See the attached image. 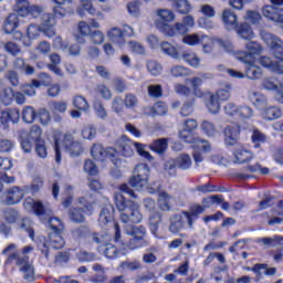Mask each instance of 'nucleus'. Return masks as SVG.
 Listing matches in <instances>:
<instances>
[{"label":"nucleus","mask_w":283,"mask_h":283,"mask_svg":"<svg viewBox=\"0 0 283 283\" xmlns=\"http://www.w3.org/2000/svg\"><path fill=\"white\" fill-rule=\"evenodd\" d=\"M124 105L127 109H134L138 107V96L127 93L124 98Z\"/></svg>","instance_id":"6e6d98bb"},{"label":"nucleus","mask_w":283,"mask_h":283,"mask_svg":"<svg viewBox=\"0 0 283 283\" xmlns=\"http://www.w3.org/2000/svg\"><path fill=\"white\" fill-rule=\"evenodd\" d=\"M253 159V154L244 148H239L234 151V163H249Z\"/></svg>","instance_id":"72a5a7b5"},{"label":"nucleus","mask_w":283,"mask_h":283,"mask_svg":"<svg viewBox=\"0 0 283 283\" xmlns=\"http://www.w3.org/2000/svg\"><path fill=\"white\" fill-rule=\"evenodd\" d=\"M245 66V76L250 81H258L262 76V69L253 63H244Z\"/></svg>","instance_id":"4be33fe9"},{"label":"nucleus","mask_w":283,"mask_h":283,"mask_svg":"<svg viewBox=\"0 0 283 283\" xmlns=\"http://www.w3.org/2000/svg\"><path fill=\"white\" fill-rule=\"evenodd\" d=\"M115 205L118 211L125 213L129 209V201L125 200V197L120 193H115L114 196Z\"/></svg>","instance_id":"49530a36"},{"label":"nucleus","mask_w":283,"mask_h":283,"mask_svg":"<svg viewBox=\"0 0 283 283\" xmlns=\"http://www.w3.org/2000/svg\"><path fill=\"white\" fill-rule=\"evenodd\" d=\"M280 235L264 237L256 239V244H261L262 247L270 249V247H277V244H280Z\"/></svg>","instance_id":"58836bf2"},{"label":"nucleus","mask_w":283,"mask_h":283,"mask_svg":"<svg viewBox=\"0 0 283 283\" xmlns=\"http://www.w3.org/2000/svg\"><path fill=\"white\" fill-rule=\"evenodd\" d=\"M261 39L271 48L276 61L283 59V41L268 31H261Z\"/></svg>","instance_id":"1a4fd4ad"},{"label":"nucleus","mask_w":283,"mask_h":283,"mask_svg":"<svg viewBox=\"0 0 283 283\" xmlns=\"http://www.w3.org/2000/svg\"><path fill=\"white\" fill-rule=\"evenodd\" d=\"M265 120H277L282 116V109L275 106H269L263 111Z\"/></svg>","instance_id":"a19ab883"},{"label":"nucleus","mask_w":283,"mask_h":283,"mask_svg":"<svg viewBox=\"0 0 283 283\" xmlns=\"http://www.w3.org/2000/svg\"><path fill=\"white\" fill-rule=\"evenodd\" d=\"M201 129L207 136H216V125L209 120H203L201 123Z\"/></svg>","instance_id":"774afa93"},{"label":"nucleus","mask_w":283,"mask_h":283,"mask_svg":"<svg viewBox=\"0 0 283 283\" xmlns=\"http://www.w3.org/2000/svg\"><path fill=\"white\" fill-rule=\"evenodd\" d=\"M13 97H14V91L12 90V87H6L1 96V101L3 105H11Z\"/></svg>","instance_id":"680f3d73"},{"label":"nucleus","mask_w":283,"mask_h":283,"mask_svg":"<svg viewBox=\"0 0 283 283\" xmlns=\"http://www.w3.org/2000/svg\"><path fill=\"white\" fill-rule=\"evenodd\" d=\"M155 25L158 30L159 23L161 25H170L169 23L176 21V13L170 9H157L155 11Z\"/></svg>","instance_id":"ddd939ff"},{"label":"nucleus","mask_w":283,"mask_h":283,"mask_svg":"<svg viewBox=\"0 0 283 283\" xmlns=\"http://www.w3.org/2000/svg\"><path fill=\"white\" fill-rule=\"evenodd\" d=\"M96 93L105 101H109L112 98V91L105 84L97 85Z\"/></svg>","instance_id":"338daca9"},{"label":"nucleus","mask_w":283,"mask_h":283,"mask_svg":"<svg viewBox=\"0 0 283 283\" xmlns=\"http://www.w3.org/2000/svg\"><path fill=\"white\" fill-rule=\"evenodd\" d=\"M224 139L226 145H235L238 143V138H240V126L238 125H229L224 128Z\"/></svg>","instance_id":"2eb2a0df"},{"label":"nucleus","mask_w":283,"mask_h":283,"mask_svg":"<svg viewBox=\"0 0 283 283\" xmlns=\"http://www.w3.org/2000/svg\"><path fill=\"white\" fill-rule=\"evenodd\" d=\"M172 2V8L178 14H189L191 12V2L189 0H168Z\"/></svg>","instance_id":"5701e85b"},{"label":"nucleus","mask_w":283,"mask_h":283,"mask_svg":"<svg viewBox=\"0 0 283 283\" xmlns=\"http://www.w3.org/2000/svg\"><path fill=\"white\" fill-rule=\"evenodd\" d=\"M4 77L13 87L19 86V73H17V71H7Z\"/></svg>","instance_id":"69168bd1"},{"label":"nucleus","mask_w":283,"mask_h":283,"mask_svg":"<svg viewBox=\"0 0 283 283\" xmlns=\"http://www.w3.org/2000/svg\"><path fill=\"white\" fill-rule=\"evenodd\" d=\"M196 25V19L193 15H185L181 19V22H177L174 25H165L158 24V30L165 36H186L187 32H189V28H193Z\"/></svg>","instance_id":"20e7f679"},{"label":"nucleus","mask_w":283,"mask_h":283,"mask_svg":"<svg viewBox=\"0 0 283 283\" xmlns=\"http://www.w3.org/2000/svg\"><path fill=\"white\" fill-rule=\"evenodd\" d=\"M114 206L112 205H106L101 213H99V224L101 227H105V224H109L112 220H114Z\"/></svg>","instance_id":"a211bd4d"},{"label":"nucleus","mask_w":283,"mask_h":283,"mask_svg":"<svg viewBox=\"0 0 283 283\" xmlns=\"http://www.w3.org/2000/svg\"><path fill=\"white\" fill-rule=\"evenodd\" d=\"M205 39H207L206 34L199 35L198 33H191L184 35L182 43L189 45V48H196V45L205 43Z\"/></svg>","instance_id":"6ab92c4d"},{"label":"nucleus","mask_w":283,"mask_h":283,"mask_svg":"<svg viewBox=\"0 0 283 283\" xmlns=\"http://www.w3.org/2000/svg\"><path fill=\"white\" fill-rule=\"evenodd\" d=\"M97 251L98 253L105 255V258H107L108 260H114L118 258V254L120 253V251H118V248L111 243L106 244L105 247H98Z\"/></svg>","instance_id":"a878e982"},{"label":"nucleus","mask_w":283,"mask_h":283,"mask_svg":"<svg viewBox=\"0 0 283 283\" xmlns=\"http://www.w3.org/2000/svg\"><path fill=\"white\" fill-rule=\"evenodd\" d=\"M169 202H171V196H169L165 191L159 192L158 203H159V209L161 211H171V205Z\"/></svg>","instance_id":"79ce46f5"},{"label":"nucleus","mask_w":283,"mask_h":283,"mask_svg":"<svg viewBox=\"0 0 283 283\" xmlns=\"http://www.w3.org/2000/svg\"><path fill=\"white\" fill-rule=\"evenodd\" d=\"M85 12H88L92 17L96 14V9H94L90 0H81V6L77 8V14L80 17H85Z\"/></svg>","instance_id":"e433bc0d"},{"label":"nucleus","mask_w":283,"mask_h":283,"mask_svg":"<svg viewBox=\"0 0 283 283\" xmlns=\"http://www.w3.org/2000/svg\"><path fill=\"white\" fill-rule=\"evenodd\" d=\"M19 230L29 233V238L34 240V230L32 229V220L30 218L22 219L19 223Z\"/></svg>","instance_id":"37998d69"},{"label":"nucleus","mask_w":283,"mask_h":283,"mask_svg":"<svg viewBox=\"0 0 283 283\" xmlns=\"http://www.w3.org/2000/svg\"><path fill=\"white\" fill-rule=\"evenodd\" d=\"M175 161L179 169H189L191 167V157L188 154H182L178 156Z\"/></svg>","instance_id":"603ef678"},{"label":"nucleus","mask_w":283,"mask_h":283,"mask_svg":"<svg viewBox=\"0 0 283 283\" xmlns=\"http://www.w3.org/2000/svg\"><path fill=\"white\" fill-rule=\"evenodd\" d=\"M19 28V15L15 13L9 14L4 21V32L6 34H12L14 30Z\"/></svg>","instance_id":"c756f323"},{"label":"nucleus","mask_w":283,"mask_h":283,"mask_svg":"<svg viewBox=\"0 0 283 283\" xmlns=\"http://www.w3.org/2000/svg\"><path fill=\"white\" fill-rule=\"evenodd\" d=\"M148 96L150 98H161L163 97V85L156 84V85H148Z\"/></svg>","instance_id":"4d7b16f0"},{"label":"nucleus","mask_w":283,"mask_h":283,"mask_svg":"<svg viewBox=\"0 0 283 283\" xmlns=\"http://www.w3.org/2000/svg\"><path fill=\"white\" fill-rule=\"evenodd\" d=\"M49 109L52 114H65L67 112V102L65 101H54L49 103Z\"/></svg>","instance_id":"4c0bfd02"},{"label":"nucleus","mask_w":283,"mask_h":283,"mask_svg":"<svg viewBox=\"0 0 283 283\" xmlns=\"http://www.w3.org/2000/svg\"><path fill=\"white\" fill-rule=\"evenodd\" d=\"M150 149L153 151H156V154H165V151H167V139L166 138L156 139L150 145Z\"/></svg>","instance_id":"de8ad7c7"},{"label":"nucleus","mask_w":283,"mask_h":283,"mask_svg":"<svg viewBox=\"0 0 283 283\" xmlns=\"http://www.w3.org/2000/svg\"><path fill=\"white\" fill-rule=\"evenodd\" d=\"M164 169L168 176L174 177L176 176L178 169V164L176 163V159H169L165 163Z\"/></svg>","instance_id":"13d9d810"},{"label":"nucleus","mask_w":283,"mask_h":283,"mask_svg":"<svg viewBox=\"0 0 283 283\" xmlns=\"http://www.w3.org/2000/svg\"><path fill=\"white\" fill-rule=\"evenodd\" d=\"M63 232H50L49 233V245L51 249H63L65 247V239L62 235Z\"/></svg>","instance_id":"aec40b11"},{"label":"nucleus","mask_w":283,"mask_h":283,"mask_svg":"<svg viewBox=\"0 0 283 283\" xmlns=\"http://www.w3.org/2000/svg\"><path fill=\"white\" fill-rule=\"evenodd\" d=\"M206 105L210 114L220 112V99L213 93L208 94Z\"/></svg>","instance_id":"2f4dec72"},{"label":"nucleus","mask_w":283,"mask_h":283,"mask_svg":"<svg viewBox=\"0 0 283 283\" xmlns=\"http://www.w3.org/2000/svg\"><path fill=\"white\" fill-rule=\"evenodd\" d=\"M181 59H184V61L186 63H188V65H190V67H195L198 69L200 67V56H198V54L193 51H186L182 53Z\"/></svg>","instance_id":"cd10ccee"},{"label":"nucleus","mask_w":283,"mask_h":283,"mask_svg":"<svg viewBox=\"0 0 283 283\" xmlns=\"http://www.w3.org/2000/svg\"><path fill=\"white\" fill-rule=\"evenodd\" d=\"M282 82L277 81V77H265L262 81V87L269 92H277L280 90V84Z\"/></svg>","instance_id":"ea45409f"},{"label":"nucleus","mask_w":283,"mask_h":283,"mask_svg":"<svg viewBox=\"0 0 283 283\" xmlns=\"http://www.w3.org/2000/svg\"><path fill=\"white\" fill-rule=\"evenodd\" d=\"M128 249L135 251V249H143V247H149V241L145 239H139L137 237H132L127 243Z\"/></svg>","instance_id":"c03bdc74"},{"label":"nucleus","mask_w":283,"mask_h":283,"mask_svg":"<svg viewBox=\"0 0 283 283\" xmlns=\"http://www.w3.org/2000/svg\"><path fill=\"white\" fill-rule=\"evenodd\" d=\"M61 147L66 149L70 156H81L83 154V145L74 140L72 134H65L59 138L54 137L55 161L57 165L61 163Z\"/></svg>","instance_id":"f257e3e1"},{"label":"nucleus","mask_w":283,"mask_h":283,"mask_svg":"<svg viewBox=\"0 0 283 283\" xmlns=\"http://www.w3.org/2000/svg\"><path fill=\"white\" fill-rule=\"evenodd\" d=\"M221 19L228 30H235L238 27V15L229 9H224Z\"/></svg>","instance_id":"dca6fc26"},{"label":"nucleus","mask_w":283,"mask_h":283,"mask_svg":"<svg viewBox=\"0 0 283 283\" xmlns=\"http://www.w3.org/2000/svg\"><path fill=\"white\" fill-rule=\"evenodd\" d=\"M35 154H38L39 158H48V147L44 140L35 143Z\"/></svg>","instance_id":"e2e57ef3"},{"label":"nucleus","mask_w":283,"mask_h":283,"mask_svg":"<svg viewBox=\"0 0 283 283\" xmlns=\"http://www.w3.org/2000/svg\"><path fill=\"white\" fill-rule=\"evenodd\" d=\"M249 98L251 103L254 105V107H259V109H262L264 105H266V97L262 95V93H258L255 91L249 92Z\"/></svg>","instance_id":"473e14b6"},{"label":"nucleus","mask_w":283,"mask_h":283,"mask_svg":"<svg viewBox=\"0 0 283 283\" xmlns=\"http://www.w3.org/2000/svg\"><path fill=\"white\" fill-rule=\"evenodd\" d=\"M251 139L252 143H254V147L259 148L260 143H266V135H264V133H262L260 129L255 128L252 132Z\"/></svg>","instance_id":"5fc2aeb1"},{"label":"nucleus","mask_w":283,"mask_h":283,"mask_svg":"<svg viewBox=\"0 0 283 283\" xmlns=\"http://www.w3.org/2000/svg\"><path fill=\"white\" fill-rule=\"evenodd\" d=\"M25 193H28V186L18 187L14 186L7 191V205H19L23 200Z\"/></svg>","instance_id":"f8f14e48"},{"label":"nucleus","mask_w":283,"mask_h":283,"mask_svg":"<svg viewBox=\"0 0 283 283\" xmlns=\"http://www.w3.org/2000/svg\"><path fill=\"white\" fill-rule=\"evenodd\" d=\"M108 39L116 45H125V33L119 28H113L107 32Z\"/></svg>","instance_id":"393cba45"},{"label":"nucleus","mask_w":283,"mask_h":283,"mask_svg":"<svg viewBox=\"0 0 283 283\" xmlns=\"http://www.w3.org/2000/svg\"><path fill=\"white\" fill-rule=\"evenodd\" d=\"M119 220L124 224H140V222H143L140 206L132 200H128V209L120 213Z\"/></svg>","instance_id":"39448f33"},{"label":"nucleus","mask_w":283,"mask_h":283,"mask_svg":"<svg viewBox=\"0 0 283 283\" xmlns=\"http://www.w3.org/2000/svg\"><path fill=\"white\" fill-rule=\"evenodd\" d=\"M124 232L126 235H132V238H138L139 240H145V235H147V229L143 226H126Z\"/></svg>","instance_id":"f3484780"},{"label":"nucleus","mask_w":283,"mask_h":283,"mask_svg":"<svg viewBox=\"0 0 283 283\" xmlns=\"http://www.w3.org/2000/svg\"><path fill=\"white\" fill-rule=\"evenodd\" d=\"M24 205H30V207L33 208L35 216H46V220L51 227V233L63 232L65 230L63 221H61V219L57 217H52V209L50 206H45L43 202L34 201L33 199L25 201Z\"/></svg>","instance_id":"f03ea898"},{"label":"nucleus","mask_w":283,"mask_h":283,"mask_svg":"<svg viewBox=\"0 0 283 283\" xmlns=\"http://www.w3.org/2000/svg\"><path fill=\"white\" fill-rule=\"evenodd\" d=\"M78 205H82V208H71L69 211V218L71 222L81 224L85 222V216L83 213H92L94 211V206L85 199V197L78 198Z\"/></svg>","instance_id":"0eeeda50"},{"label":"nucleus","mask_w":283,"mask_h":283,"mask_svg":"<svg viewBox=\"0 0 283 283\" xmlns=\"http://www.w3.org/2000/svg\"><path fill=\"white\" fill-rule=\"evenodd\" d=\"M263 17L274 21L275 23H282L283 25V9L275 6H265L262 9Z\"/></svg>","instance_id":"4468645a"},{"label":"nucleus","mask_w":283,"mask_h":283,"mask_svg":"<svg viewBox=\"0 0 283 283\" xmlns=\"http://www.w3.org/2000/svg\"><path fill=\"white\" fill-rule=\"evenodd\" d=\"M185 227L182 214H175L170 218L169 231L171 233H179Z\"/></svg>","instance_id":"7c9ffc66"},{"label":"nucleus","mask_w":283,"mask_h":283,"mask_svg":"<svg viewBox=\"0 0 283 283\" xmlns=\"http://www.w3.org/2000/svg\"><path fill=\"white\" fill-rule=\"evenodd\" d=\"M170 74L171 76L179 78L182 76H189V74H191V71L182 65H175L170 69Z\"/></svg>","instance_id":"8fccbe9b"},{"label":"nucleus","mask_w":283,"mask_h":283,"mask_svg":"<svg viewBox=\"0 0 283 283\" xmlns=\"http://www.w3.org/2000/svg\"><path fill=\"white\" fill-rule=\"evenodd\" d=\"M201 213H205V207L198 205L192 206L190 212H184L190 229L193 228V218L198 219V216H201Z\"/></svg>","instance_id":"b1692460"},{"label":"nucleus","mask_w":283,"mask_h":283,"mask_svg":"<svg viewBox=\"0 0 283 283\" xmlns=\"http://www.w3.org/2000/svg\"><path fill=\"white\" fill-rule=\"evenodd\" d=\"M91 154L94 160H97L98 163H103L105 158H114V156H116V150L114 148L105 149L103 145L94 144L91 149Z\"/></svg>","instance_id":"9b49d317"},{"label":"nucleus","mask_w":283,"mask_h":283,"mask_svg":"<svg viewBox=\"0 0 283 283\" xmlns=\"http://www.w3.org/2000/svg\"><path fill=\"white\" fill-rule=\"evenodd\" d=\"M163 222V213L154 212L149 217V229L155 238H158L159 224Z\"/></svg>","instance_id":"c85d7f7f"},{"label":"nucleus","mask_w":283,"mask_h":283,"mask_svg":"<svg viewBox=\"0 0 283 283\" xmlns=\"http://www.w3.org/2000/svg\"><path fill=\"white\" fill-rule=\"evenodd\" d=\"M22 118L24 123L32 124L34 123V119L36 118V111H34V107L32 106H25L22 111Z\"/></svg>","instance_id":"09e8293b"},{"label":"nucleus","mask_w":283,"mask_h":283,"mask_svg":"<svg viewBox=\"0 0 283 283\" xmlns=\"http://www.w3.org/2000/svg\"><path fill=\"white\" fill-rule=\"evenodd\" d=\"M238 36H241L245 41H251L255 39V33H253V29L248 23H242L241 25L235 27Z\"/></svg>","instance_id":"412c9836"},{"label":"nucleus","mask_w":283,"mask_h":283,"mask_svg":"<svg viewBox=\"0 0 283 283\" xmlns=\"http://www.w3.org/2000/svg\"><path fill=\"white\" fill-rule=\"evenodd\" d=\"M179 138L184 143H188V144L192 145L193 149H202V151H205V154L211 151V144H209V142H207V140H202V139L193 136V132H191V130H187L185 128L181 129L179 132Z\"/></svg>","instance_id":"6e6552de"},{"label":"nucleus","mask_w":283,"mask_h":283,"mask_svg":"<svg viewBox=\"0 0 283 283\" xmlns=\"http://www.w3.org/2000/svg\"><path fill=\"white\" fill-rule=\"evenodd\" d=\"M73 105L76 107V109H80V112H87L90 109V104L87 103V99L85 97L77 95L73 99Z\"/></svg>","instance_id":"864d4df0"},{"label":"nucleus","mask_w":283,"mask_h":283,"mask_svg":"<svg viewBox=\"0 0 283 283\" xmlns=\"http://www.w3.org/2000/svg\"><path fill=\"white\" fill-rule=\"evenodd\" d=\"M117 151L122 154L125 158H132L134 155V149H136L137 154L142 156V158H146V160H151V154L145 150V146L140 143L133 142L127 136H122L116 143Z\"/></svg>","instance_id":"7ed1b4c3"},{"label":"nucleus","mask_w":283,"mask_h":283,"mask_svg":"<svg viewBox=\"0 0 283 283\" xmlns=\"http://www.w3.org/2000/svg\"><path fill=\"white\" fill-rule=\"evenodd\" d=\"M17 17H30V2L28 0H15Z\"/></svg>","instance_id":"f704fd0d"},{"label":"nucleus","mask_w":283,"mask_h":283,"mask_svg":"<svg viewBox=\"0 0 283 283\" xmlns=\"http://www.w3.org/2000/svg\"><path fill=\"white\" fill-rule=\"evenodd\" d=\"M147 70L153 76H158L163 72V66L156 61H148Z\"/></svg>","instance_id":"052dcab7"},{"label":"nucleus","mask_w":283,"mask_h":283,"mask_svg":"<svg viewBox=\"0 0 283 283\" xmlns=\"http://www.w3.org/2000/svg\"><path fill=\"white\" fill-rule=\"evenodd\" d=\"M149 166L147 164H138L134 169V175L129 179V185L134 189H143L149 182Z\"/></svg>","instance_id":"423d86ee"},{"label":"nucleus","mask_w":283,"mask_h":283,"mask_svg":"<svg viewBox=\"0 0 283 283\" xmlns=\"http://www.w3.org/2000/svg\"><path fill=\"white\" fill-rule=\"evenodd\" d=\"M90 233L91 231L87 226H80L71 231V235L74 240H85L86 238H90Z\"/></svg>","instance_id":"c9c22d12"},{"label":"nucleus","mask_w":283,"mask_h":283,"mask_svg":"<svg viewBox=\"0 0 283 283\" xmlns=\"http://www.w3.org/2000/svg\"><path fill=\"white\" fill-rule=\"evenodd\" d=\"M216 39L217 38H209V35H207L203 42L200 43L203 54H211V52H213V46L218 43Z\"/></svg>","instance_id":"3c124183"},{"label":"nucleus","mask_w":283,"mask_h":283,"mask_svg":"<svg viewBox=\"0 0 283 283\" xmlns=\"http://www.w3.org/2000/svg\"><path fill=\"white\" fill-rule=\"evenodd\" d=\"M92 242H95V244H98V247H105L106 244H109V240H112V237L109 234H99V233H92L91 234Z\"/></svg>","instance_id":"a18cd8bd"},{"label":"nucleus","mask_w":283,"mask_h":283,"mask_svg":"<svg viewBox=\"0 0 283 283\" xmlns=\"http://www.w3.org/2000/svg\"><path fill=\"white\" fill-rule=\"evenodd\" d=\"M214 96L220 101H229L231 98V86L227 85L216 92Z\"/></svg>","instance_id":"bf43d9fd"},{"label":"nucleus","mask_w":283,"mask_h":283,"mask_svg":"<svg viewBox=\"0 0 283 283\" xmlns=\"http://www.w3.org/2000/svg\"><path fill=\"white\" fill-rule=\"evenodd\" d=\"M160 50L164 52V54H167V56H171V59H176V61H180L182 56L180 55V52L178 51V48L174 46L169 42H163L160 44Z\"/></svg>","instance_id":"bb28decb"},{"label":"nucleus","mask_w":283,"mask_h":283,"mask_svg":"<svg viewBox=\"0 0 283 283\" xmlns=\"http://www.w3.org/2000/svg\"><path fill=\"white\" fill-rule=\"evenodd\" d=\"M20 271L23 273L24 280H29V282L34 280V266L32 264L21 266Z\"/></svg>","instance_id":"0e129e2a"},{"label":"nucleus","mask_w":283,"mask_h":283,"mask_svg":"<svg viewBox=\"0 0 283 283\" xmlns=\"http://www.w3.org/2000/svg\"><path fill=\"white\" fill-rule=\"evenodd\" d=\"M248 52H239L238 59L241 63H255V56L262 54V45L255 41L245 44Z\"/></svg>","instance_id":"9d476101"}]
</instances>
